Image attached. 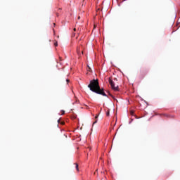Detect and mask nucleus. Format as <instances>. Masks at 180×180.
I'll return each instance as SVG.
<instances>
[{
  "instance_id": "13",
  "label": "nucleus",
  "mask_w": 180,
  "mask_h": 180,
  "mask_svg": "<svg viewBox=\"0 0 180 180\" xmlns=\"http://www.w3.org/2000/svg\"><path fill=\"white\" fill-rule=\"evenodd\" d=\"M73 30H74V32H76V31H77V29H76V28H74Z\"/></svg>"
},
{
  "instance_id": "9",
  "label": "nucleus",
  "mask_w": 180,
  "mask_h": 180,
  "mask_svg": "<svg viewBox=\"0 0 180 180\" xmlns=\"http://www.w3.org/2000/svg\"><path fill=\"white\" fill-rule=\"evenodd\" d=\"M66 82L68 84V82H70V79H67Z\"/></svg>"
},
{
  "instance_id": "5",
  "label": "nucleus",
  "mask_w": 180,
  "mask_h": 180,
  "mask_svg": "<svg viewBox=\"0 0 180 180\" xmlns=\"http://www.w3.org/2000/svg\"><path fill=\"white\" fill-rule=\"evenodd\" d=\"M54 46H55V47H57V46H58V44L57 41L54 43Z\"/></svg>"
},
{
  "instance_id": "16",
  "label": "nucleus",
  "mask_w": 180,
  "mask_h": 180,
  "mask_svg": "<svg viewBox=\"0 0 180 180\" xmlns=\"http://www.w3.org/2000/svg\"><path fill=\"white\" fill-rule=\"evenodd\" d=\"M62 124H64V122H62Z\"/></svg>"
},
{
  "instance_id": "3",
  "label": "nucleus",
  "mask_w": 180,
  "mask_h": 180,
  "mask_svg": "<svg viewBox=\"0 0 180 180\" xmlns=\"http://www.w3.org/2000/svg\"><path fill=\"white\" fill-rule=\"evenodd\" d=\"M75 168H76L77 171L79 170V169L78 168V163H75Z\"/></svg>"
},
{
  "instance_id": "4",
  "label": "nucleus",
  "mask_w": 180,
  "mask_h": 180,
  "mask_svg": "<svg viewBox=\"0 0 180 180\" xmlns=\"http://www.w3.org/2000/svg\"><path fill=\"white\" fill-rule=\"evenodd\" d=\"M110 112H109V110H108L106 112V116H110Z\"/></svg>"
},
{
  "instance_id": "10",
  "label": "nucleus",
  "mask_w": 180,
  "mask_h": 180,
  "mask_svg": "<svg viewBox=\"0 0 180 180\" xmlns=\"http://www.w3.org/2000/svg\"><path fill=\"white\" fill-rule=\"evenodd\" d=\"M95 123H98V120H96L94 122V124H95Z\"/></svg>"
},
{
  "instance_id": "7",
  "label": "nucleus",
  "mask_w": 180,
  "mask_h": 180,
  "mask_svg": "<svg viewBox=\"0 0 180 180\" xmlns=\"http://www.w3.org/2000/svg\"><path fill=\"white\" fill-rule=\"evenodd\" d=\"M98 117H99V115H96L95 119H98Z\"/></svg>"
},
{
  "instance_id": "6",
  "label": "nucleus",
  "mask_w": 180,
  "mask_h": 180,
  "mask_svg": "<svg viewBox=\"0 0 180 180\" xmlns=\"http://www.w3.org/2000/svg\"><path fill=\"white\" fill-rule=\"evenodd\" d=\"M110 96H111V98H112V99H115V96H113V95H112V94H109Z\"/></svg>"
},
{
  "instance_id": "15",
  "label": "nucleus",
  "mask_w": 180,
  "mask_h": 180,
  "mask_svg": "<svg viewBox=\"0 0 180 180\" xmlns=\"http://www.w3.org/2000/svg\"><path fill=\"white\" fill-rule=\"evenodd\" d=\"M78 19H81V17L79 16V17H78Z\"/></svg>"
},
{
  "instance_id": "8",
  "label": "nucleus",
  "mask_w": 180,
  "mask_h": 180,
  "mask_svg": "<svg viewBox=\"0 0 180 180\" xmlns=\"http://www.w3.org/2000/svg\"><path fill=\"white\" fill-rule=\"evenodd\" d=\"M61 112H62V115H64L65 113V111L62 110Z\"/></svg>"
},
{
  "instance_id": "14",
  "label": "nucleus",
  "mask_w": 180,
  "mask_h": 180,
  "mask_svg": "<svg viewBox=\"0 0 180 180\" xmlns=\"http://www.w3.org/2000/svg\"><path fill=\"white\" fill-rule=\"evenodd\" d=\"M77 53H79V49H77Z\"/></svg>"
},
{
  "instance_id": "1",
  "label": "nucleus",
  "mask_w": 180,
  "mask_h": 180,
  "mask_svg": "<svg viewBox=\"0 0 180 180\" xmlns=\"http://www.w3.org/2000/svg\"><path fill=\"white\" fill-rule=\"evenodd\" d=\"M88 88L95 94L102 95L103 96H107L106 93H105V90L103 89H101L98 79L91 80L90 84L88 85Z\"/></svg>"
},
{
  "instance_id": "2",
  "label": "nucleus",
  "mask_w": 180,
  "mask_h": 180,
  "mask_svg": "<svg viewBox=\"0 0 180 180\" xmlns=\"http://www.w3.org/2000/svg\"><path fill=\"white\" fill-rule=\"evenodd\" d=\"M108 82H109L110 85L111 86L112 89H113V91H119V86H115V82H113V79L112 77H109Z\"/></svg>"
},
{
  "instance_id": "11",
  "label": "nucleus",
  "mask_w": 180,
  "mask_h": 180,
  "mask_svg": "<svg viewBox=\"0 0 180 180\" xmlns=\"http://www.w3.org/2000/svg\"><path fill=\"white\" fill-rule=\"evenodd\" d=\"M131 115H134V112L131 111Z\"/></svg>"
},
{
  "instance_id": "12",
  "label": "nucleus",
  "mask_w": 180,
  "mask_h": 180,
  "mask_svg": "<svg viewBox=\"0 0 180 180\" xmlns=\"http://www.w3.org/2000/svg\"><path fill=\"white\" fill-rule=\"evenodd\" d=\"M114 81H117V78H114Z\"/></svg>"
}]
</instances>
